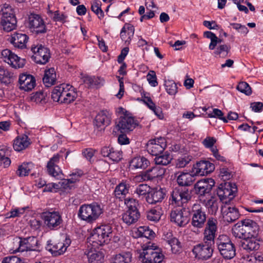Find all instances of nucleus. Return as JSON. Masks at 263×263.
<instances>
[{"label": "nucleus", "mask_w": 263, "mask_h": 263, "mask_svg": "<svg viewBox=\"0 0 263 263\" xmlns=\"http://www.w3.org/2000/svg\"><path fill=\"white\" fill-rule=\"evenodd\" d=\"M232 231L236 238L247 239L252 237H258L259 227L255 221L246 219L236 223Z\"/></svg>", "instance_id": "obj_1"}, {"label": "nucleus", "mask_w": 263, "mask_h": 263, "mask_svg": "<svg viewBox=\"0 0 263 263\" xmlns=\"http://www.w3.org/2000/svg\"><path fill=\"white\" fill-rule=\"evenodd\" d=\"M103 213V209L100 205L96 202L91 204H84L79 208L78 216L87 223L95 222Z\"/></svg>", "instance_id": "obj_2"}, {"label": "nucleus", "mask_w": 263, "mask_h": 263, "mask_svg": "<svg viewBox=\"0 0 263 263\" xmlns=\"http://www.w3.org/2000/svg\"><path fill=\"white\" fill-rule=\"evenodd\" d=\"M72 87L64 84L55 86L52 91L51 98L54 101L60 103L69 104L77 98V93Z\"/></svg>", "instance_id": "obj_3"}, {"label": "nucleus", "mask_w": 263, "mask_h": 263, "mask_svg": "<svg viewBox=\"0 0 263 263\" xmlns=\"http://www.w3.org/2000/svg\"><path fill=\"white\" fill-rule=\"evenodd\" d=\"M143 263H161L164 258L162 250L155 243H149L140 255Z\"/></svg>", "instance_id": "obj_4"}, {"label": "nucleus", "mask_w": 263, "mask_h": 263, "mask_svg": "<svg viewBox=\"0 0 263 263\" xmlns=\"http://www.w3.org/2000/svg\"><path fill=\"white\" fill-rule=\"evenodd\" d=\"M112 229L110 224H102L96 228L89 238L94 247L101 246L107 243L112 237Z\"/></svg>", "instance_id": "obj_5"}, {"label": "nucleus", "mask_w": 263, "mask_h": 263, "mask_svg": "<svg viewBox=\"0 0 263 263\" xmlns=\"http://www.w3.org/2000/svg\"><path fill=\"white\" fill-rule=\"evenodd\" d=\"M215 245L220 254L225 259H231L235 256V246L227 235H219L216 238Z\"/></svg>", "instance_id": "obj_6"}, {"label": "nucleus", "mask_w": 263, "mask_h": 263, "mask_svg": "<svg viewBox=\"0 0 263 263\" xmlns=\"http://www.w3.org/2000/svg\"><path fill=\"white\" fill-rule=\"evenodd\" d=\"M2 20L1 24L3 29L9 32L15 29L17 21L13 9L9 4H5L1 8Z\"/></svg>", "instance_id": "obj_7"}, {"label": "nucleus", "mask_w": 263, "mask_h": 263, "mask_svg": "<svg viewBox=\"0 0 263 263\" xmlns=\"http://www.w3.org/2000/svg\"><path fill=\"white\" fill-rule=\"evenodd\" d=\"M192 198L191 192L187 187H176L172 192L170 204L183 206Z\"/></svg>", "instance_id": "obj_8"}, {"label": "nucleus", "mask_w": 263, "mask_h": 263, "mask_svg": "<svg viewBox=\"0 0 263 263\" xmlns=\"http://www.w3.org/2000/svg\"><path fill=\"white\" fill-rule=\"evenodd\" d=\"M237 191V188L234 183H227L218 187L217 195L222 203L221 205L229 204L235 196Z\"/></svg>", "instance_id": "obj_9"}, {"label": "nucleus", "mask_w": 263, "mask_h": 263, "mask_svg": "<svg viewBox=\"0 0 263 263\" xmlns=\"http://www.w3.org/2000/svg\"><path fill=\"white\" fill-rule=\"evenodd\" d=\"M170 220L179 227L185 226L191 220V211L189 208L183 207L181 209L171 211Z\"/></svg>", "instance_id": "obj_10"}, {"label": "nucleus", "mask_w": 263, "mask_h": 263, "mask_svg": "<svg viewBox=\"0 0 263 263\" xmlns=\"http://www.w3.org/2000/svg\"><path fill=\"white\" fill-rule=\"evenodd\" d=\"M18 247L14 251V252H25L40 251V244L37 238L34 236L19 237L18 238Z\"/></svg>", "instance_id": "obj_11"}, {"label": "nucleus", "mask_w": 263, "mask_h": 263, "mask_svg": "<svg viewBox=\"0 0 263 263\" xmlns=\"http://www.w3.org/2000/svg\"><path fill=\"white\" fill-rule=\"evenodd\" d=\"M191 224L194 228H203L206 221V214L204 209L199 204H194L191 211Z\"/></svg>", "instance_id": "obj_12"}, {"label": "nucleus", "mask_w": 263, "mask_h": 263, "mask_svg": "<svg viewBox=\"0 0 263 263\" xmlns=\"http://www.w3.org/2000/svg\"><path fill=\"white\" fill-rule=\"evenodd\" d=\"M218 220L210 217L208 219L203 232V241L205 243L214 245L216 243L215 235L217 231Z\"/></svg>", "instance_id": "obj_13"}, {"label": "nucleus", "mask_w": 263, "mask_h": 263, "mask_svg": "<svg viewBox=\"0 0 263 263\" xmlns=\"http://www.w3.org/2000/svg\"><path fill=\"white\" fill-rule=\"evenodd\" d=\"M212 244L205 243L204 241L194 246L192 252L195 258L198 260H206L210 259L213 253Z\"/></svg>", "instance_id": "obj_14"}, {"label": "nucleus", "mask_w": 263, "mask_h": 263, "mask_svg": "<svg viewBox=\"0 0 263 263\" xmlns=\"http://www.w3.org/2000/svg\"><path fill=\"white\" fill-rule=\"evenodd\" d=\"M31 50L33 53L32 58L36 63L44 65L48 62L50 58V53L48 48L42 45H39L32 46Z\"/></svg>", "instance_id": "obj_15"}, {"label": "nucleus", "mask_w": 263, "mask_h": 263, "mask_svg": "<svg viewBox=\"0 0 263 263\" xmlns=\"http://www.w3.org/2000/svg\"><path fill=\"white\" fill-rule=\"evenodd\" d=\"M166 147L165 139L160 137L148 141L147 144V151L149 154L156 157L162 154Z\"/></svg>", "instance_id": "obj_16"}, {"label": "nucleus", "mask_w": 263, "mask_h": 263, "mask_svg": "<svg viewBox=\"0 0 263 263\" xmlns=\"http://www.w3.org/2000/svg\"><path fill=\"white\" fill-rule=\"evenodd\" d=\"M215 170V165L209 161L202 160L196 162L191 170L192 175L202 176L206 175Z\"/></svg>", "instance_id": "obj_17"}, {"label": "nucleus", "mask_w": 263, "mask_h": 263, "mask_svg": "<svg viewBox=\"0 0 263 263\" xmlns=\"http://www.w3.org/2000/svg\"><path fill=\"white\" fill-rule=\"evenodd\" d=\"M45 224L50 230H57L63 222L62 217L58 212H45L43 214Z\"/></svg>", "instance_id": "obj_18"}, {"label": "nucleus", "mask_w": 263, "mask_h": 263, "mask_svg": "<svg viewBox=\"0 0 263 263\" xmlns=\"http://www.w3.org/2000/svg\"><path fill=\"white\" fill-rule=\"evenodd\" d=\"M28 27L32 32L36 34L46 32V28L43 18L38 14L31 13L28 17Z\"/></svg>", "instance_id": "obj_19"}, {"label": "nucleus", "mask_w": 263, "mask_h": 263, "mask_svg": "<svg viewBox=\"0 0 263 263\" xmlns=\"http://www.w3.org/2000/svg\"><path fill=\"white\" fill-rule=\"evenodd\" d=\"M70 243V239L67 237H66L64 242H51V240H48L46 250L50 252L53 256H57L63 254Z\"/></svg>", "instance_id": "obj_20"}, {"label": "nucleus", "mask_w": 263, "mask_h": 263, "mask_svg": "<svg viewBox=\"0 0 263 263\" xmlns=\"http://www.w3.org/2000/svg\"><path fill=\"white\" fill-rule=\"evenodd\" d=\"M138 125L137 120L130 116H124L119 118L117 126L121 133L133 131Z\"/></svg>", "instance_id": "obj_21"}, {"label": "nucleus", "mask_w": 263, "mask_h": 263, "mask_svg": "<svg viewBox=\"0 0 263 263\" xmlns=\"http://www.w3.org/2000/svg\"><path fill=\"white\" fill-rule=\"evenodd\" d=\"M2 58L3 60L15 68L23 67L25 65L23 59L21 60L16 54L10 50L6 49L1 52Z\"/></svg>", "instance_id": "obj_22"}, {"label": "nucleus", "mask_w": 263, "mask_h": 263, "mask_svg": "<svg viewBox=\"0 0 263 263\" xmlns=\"http://www.w3.org/2000/svg\"><path fill=\"white\" fill-rule=\"evenodd\" d=\"M60 158L59 154L54 155L50 159L46 166L48 174L58 179L63 177L62 171L58 165L60 161Z\"/></svg>", "instance_id": "obj_23"}, {"label": "nucleus", "mask_w": 263, "mask_h": 263, "mask_svg": "<svg viewBox=\"0 0 263 263\" xmlns=\"http://www.w3.org/2000/svg\"><path fill=\"white\" fill-rule=\"evenodd\" d=\"M221 212L223 220L228 223H232L238 219L240 217L238 209L235 206H231L230 204L221 205Z\"/></svg>", "instance_id": "obj_24"}, {"label": "nucleus", "mask_w": 263, "mask_h": 263, "mask_svg": "<svg viewBox=\"0 0 263 263\" xmlns=\"http://www.w3.org/2000/svg\"><path fill=\"white\" fill-rule=\"evenodd\" d=\"M111 115L107 110L100 111L96 116L93 124L98 130H104L111 122Z\"/></svg>", "instance_id": "obj_25"}, {"label": "nucleus", "mask_w": 263, "mask_h": 263, "mask_svg": "<svg viewBox=\"0 0 263 263\" xmlns=\"http://www.w3.org/2000/svg\"><path fill=\"white\" fill-rule=\"evenodd\" d=\"M165 195V189L161 187L152 189L146 196V201L149 204H155L162 202Z\"/></svg>", "instance_id": "obj_26"}, {"label": "nucleus", "mask_w": 263, "mask_h": 263, "mask_svg": "<svg viewBox=\"0 0 263 263\" xmlns=\"http://www.w3.org/2000/svg\"><path fill=\"white\" fill-rule=\"evenodd\" d=\"M214 183V180L212 179L198 181L194 185L195 193L200 196H205L211 192Z\"/></svg>", "instance_id": "obj_27"}, {"label": "nucleus", "mask_w": 263, "mask_h": 263, "mask_svg": "<svg viewBox=\"0 0 263 263\" xmlns=\"http://www.w3.org/2000/svg\"><path fill=\"white\" fill-rule=\"evenodd\" d=\"M81 171L72 173L70 175L71 178L70 179H61L57 184H59V189H62L65 191L72 190L74 187V184L79 180V178L82 175Z\"/></svg>", "instance_id": "obj_28"}, {"label": "nucleus", "mask_w": 263, "mask_h": 263, "mask_svg": "<svg viewBox=\"0 0 263 263\" xmlns=\"http://www.w3.org/2000/svg\"><path fill=\"white\" fill-rule=\"evenodd\" d=\"M20 88L25 91L31 90L35 86V78L30 74H22L19 77Z\"/></svg>", "instance_id": "obj_29"}, {"label": "nucleus", "mask_w": 263, "mask_h": 263, "mask_svg": "<svg viewBox=\"0 0 263 263\" xmlns=\"http://www.w3.org/2000/svg\"><path fill=\"white\" fill-rule=\"evenodd\" d=\"M14 47L23 49L26 47V43L28 40V36L24 33L15 32L8 39Z\"/></svg>", "instance_id": "obj_30"}, {"label": "nucleus", "mask_w": 263, "mask_h": 263, "mask_svg": "<svg viewBox=\"0 0 263 263\" xmlns=\"http://www.w3.org/2000/svg\"><path fill=\"white\" fill-rule=\"evenodd\" d=\"M130 184L127 181L122 180L115 187L114 194L116 198L122 201L129 193Z\"/></svg>", "instance_id": "obj_31"}, {"label": "nucleus", "mask_w": 263, "mask_h": 263, "mask_svg": "<svg viewBox=\"0 0 263 263\" xmlns=\"http://www.w3.org/2000/svg\"><path fill=\"white\" fill-rule=\"evenodd\" d=\"M165 171L163 168H160L159 166L153 167L144 172L142 175V178L144 181L152 180L164 175Z\"/></svg>", "instance_id": "obj_32"}, {"label": "nucleus", "mask_w": 263, "mask_h": 263, "mask_svg": "<svg viewBox=\"0 0 263 263\" xmlns=\"http://www.w3.org/2000/svg\"><path fill=\"white\" fill-rule=\"evenodd\" d=\"M195 180V176L192 175V171L190 173H181L177 178L178 187H186L191 186Z\"/></svg>", "instance_id": "obj_33"}, {"label": "nucleus", "mask_w": 263, "mask_h": 263, "mask_svg": "<svg viewBox=\"0 0 263 263\" xmlns=\"http://www.w3.org/2000/svg\"><path fill=\"white\" fill-rule=\"evenodd\" d=\"M30 144V140L28 136L22 135L14 139L13 146L15 151L20 152L27 148Z\"/></svg>", "instance_id": "obj_34"}, {"label": "nucleus", "mask_w": 263, "mask_h": 263, "mask_svg": "<svg viewBox=\"0 0 263 263\" xmlns=\"http://www.w3.org/2000/svg\"><path fill=\"white\" fill-rule=\"evenodd\" d=\"M149 164V161L143 156L135 157L129 163L130 167L135 169H145Z\"/></svg>", "instance_id": "obj_35"}, {"label": "nucleus", "mask_w": 263, "mask_h": 263, "mask_svg": "<svg viewBox=\"0 0 263 263\" xmlns=\"http://www.w3.org/2000/svg\"><path fill=\"white\" fill-rule=\"evenodd\" d=\"M140 214L139 212H134V211L127 210L126 212L122 215V219L125 223L128 226L136 223L140 218Z\"/></svg>", "instance_id": "obj_36"}, {"label": "nucleus", "mask_w": 263, "mask_h": 263, "mask_svg": "<svg viewBox=\"0 0 263 263\" xmlns=\"http://www.w3.org/2000/svg\"><path fill=\"white\" fill-rule=\"evenodd\" d=\"M241 243L242 247L248 251L257 250L259 248V239L257 237H251L250 238L243 239Z\"/></svg>", "instance_id": "obj_37"}, {"label": "nucleus", "mask_w": 263, "mask_h": 263, "mask_svg": "<svg viewBox=\"0 0 263 263\" xmlns=\"http://www.w3.org/2000/svg\"><path fill=\"white\" fill-rule=\"evenodd\" d=\"M43 81L46 87H50L56 81V73L54 68L45 71Z\"/></svg>", "instance_id": "obj_38"}, {"label": "nucleus", "mask_w": 263, "mask_h": 263, "mask_svg": "<svg viewBox=\"0 0 263 263\" xmlns=\"http://www.w3.org/2000/svg\"><path fill=\"white\" fill-rule=\"evenodd\" d=\"M85 254L87 255L88 263H103L104 260V254L100 251H88L85 252Z\"/></svg>", "instance_id": "obj_39"}, {"label": "nucleus", "mask_w": 263, "mask_h": 263, "mask_svg": "<svg viewBox=\"0 0 263 263\" xmlns=\"http://www.w3.org/2000/svg\"><path fill=\"white\" fill-rule=\"evenodd\" d=\"M132 258V254L130 252H123L112 257L111 263H130Z\"/></svg>", "instance_id": "obj_40"}, {"label": "nucleus", "mask_w": 263, "mask_h": 263, "mask_svg": "<svg viewBox=\"0 0 263 263\" xmlns=\"http://www.w3.org/2000/svg\"><path fill=\"white\" fill-rule=\"evenodd\" d=\"M220 202L216 197H211L205 203V206L209 213L212 215H215L218 210Z\"/></svg>", "instance_id": "obj_41"}, {"label": "nucleus", "mask_w": 263, "mask_h": 263, "mask_svg": "<svg viewBox=\"0 0 263 263\" xmlns=\"http://www.w3.org/2000/svg\"><path fill=\"white\" fill-rule=\"evenodd\" d=\"M172 159V158L170 153L165 152L164 154L162 153L155 157L154 161L157 165H167L171 163Z\"/></svg>", "instance_id": "obj_42"}, {"label": "nucleus", "mask_w": 263, "mask_h": 263, "mask_svg": "<svg viewBox=\"0 0 263 263\" xmlns=\"http://www.w3.org/2000/svg\"><path fill=\"white\" fill-rule=\"evenodd\" d=\"M135 32L134 27L129 24H126L122 28L120 32V37L122 41L127 42L128 40H126L125 33H127V35L129 41H131L132 37L134 36Z\"/></svg>", "instance_id": "obj_43"}, {"label": "nucleus", "mask_w": 263, "mask_h": 263, "mask_svg": "<svg viewBox=\"0 0 263 263\" xmlns=\"http://www.w3.org/2000/svg\"><path fill=\"white\" fill-rule=\"evenodd\" d=\"M162 214L161 209L160 208H156L152 209L146 213V217L148 220L157 222L158 221Z\"/></svg>", "instance_id": "obj_44"}, {"label": "nucleus", "mask_w": 263, "mask_h": 263, "mask_svg": "<svg viewBox=\"0 0 263 263\" xmlns=\"http://www.w3.org/2000/svg\"><path fill=\"white\" fill-rule=\"evenodd\" d=\"M101 2L99 0H92L91 2V10L98 17L100 20L104 17V12L101 8Z\"/></svg>", "instance_id": "obj_45"}, {"label": "nucleus", "mask_w": 263, "mask_h": 263, "mask_svg": "<svg viewBox=\"0 0 263 263\" xmlns=\"http://www.w3.org/2000/svg\"><path fill=\"white\" fill-rule=\"evenodd\" d=\"M31 164H32L30 163H24L20 165L16 171V174L19 177H24L28 176L31 170L30 165Z\"/></svg>", "instance_id": "obj_46"}, {"label": "nucleus", "mask_w": 263, "mask_h": 263, "mask_svg": "<svg viewBox=\"0 0 263 263\" xmlns=\"http://www.w3.org/2000/svg\"><path fill=\"white\" fill-rule=\"evenodd\" d=\"M164 86L166 92L170 95H175L177 92V84L173 80H165Z\"/></svg>", "instance_id": "obj_47"}, {"label": "nucleus", "mask_w": 263, "mask_h": 263, "mask_svg": "<svg viewBox=\"0 0 263 263\" xmlns=\"http://www.w3.org/2000/svg\"><path fill=\"white\" fill-rule=\"evenodd\" d=\"M151 188L149 186L145 184H140L138 185L135 191V193L137 194L139 197H145L148 195Z\"/></svg>", "instance_id": "obj_48"}, {"label": "nucleus", "mask_w": 263, "mask_h": 263, "mask_svg": "<svg viewBox=\"0 0 263 263\" xmlns=\"http://www.w3.org/2000/svg\"><path fill=\"white\" fill-rule=\"evenodd\" d=\"M230 50V46L227 45H221L215 50L214 54L218 55L220 58H225Z\"/></svg>", "instance_id": "obj_49"}, {"label": "nucleus", "mask_w": 263, "mask_h": 263, "mask_svg": "<svg viewBox=\"0 0 263 263\" xmlns=\"http://www.w3.org/2000/svg\"><path fill=\"white\" fill-rule=\"evenodd\" d=\"M236 89L247 96H250L252 93L251 87L246 82H239L236 87Z\"/></svg>", "instance_id": "obj_50"}, {"label": "nucleus", "mask_w": 263, "mask_h": 263, "mask_svg": "<svg viewBox=\"0 0 263 263\" xmlns=\"http://www.w3.org/2000/svg\"><path fill=\"white\" fill-rule=\"evenodd\" d=\"M168 243L171 247L172 252L176 254L180 252L181 250V243L176 238H173L168 241Z\"/></svg>", "instance_id": "obj_51"}, {"label": "nucleus", "mask_w": 263, "mask_h": 263, "mask_svg": "<svg viewBox=\"0 0 263 263\" xmlns=\"http://www.w3.org/2000/svg\"><path fill=\"white\" fill-rule=\"evenodd\" d=\"M124 203L127 206L128 211L133 210L134 212H139L137 206L138 205V201L133 198H125Z\"/></svg>", "instance_id": "obj_52"}, {"label": "nucleus", "mask_w": 263, "mask_h": 263, "mask_svg": "<svg viewBox=\"0 0 263 263\" xmlns=\"http://www.w3.org/2000/svg\"><path fill=\"white\" fill-rule=\"evenodd\" d=\"M13 77V73L9 71L7 69L0 66V80L3 82H7V79Z\"/></svg>", "instance_id": "obj_53"}, {"label": "nucleus", "mask_w": 263, "mask_h": 263, "mask_svg": "<svg viewBox=\"0 0 263 263\" xmlns=\"http://www.w3.org/2000/svg\"><path fill=\"white\" fill-rule=\"evenodd\" d=\"M108 157L112 161L117 162L122 159V153L121 151L115 150L112 148Z\"/></svg>", "instance_id": "obj_54"}, {"label": "nucleus", "mask_w": 263, "mask_h": 263, "mask_svg": "<svg viewBox=\"0 0 263 263\" xmlns=\"http://www.w3.org/2000/svg\"><path fill=\"white\" fill-rule=\"evenodd\" d=\"M223 112L219 109L214 108L213 110V112L211 114H209L208 116L210 118H218L220 120H221L224 123L228 122V120L226 117H224Z\"/></svg>", "instance_id": "obj_55"}, {"label": "nucleus", "mask_w": 263, "mask_h": 263, "mask_svg": "<svg viewBox=\"0 0 263 263\" xmlns=\"http://www.w3.org/2000/svg\"><path fill=\"white\" fill-rule=\"evenodd\" d=\"M220 173L223 180H229L232 177V172L228 168L227 166H221Z\"/></svg>", "instance_id": "obj_56"}, {"label": "nucleus", "mask_w": 263, "mask_h": 263, "mask_svg": "<svg viewBox=\"0 0 263 263\" xmlns=\"http://www.w3.org/2000/svg\"><path fill=\"white\" fill-rule=\"evenodd\" d=\"M147 80L149 84L153 87H155L158 85V82L157 81V77L156 73L154 71H150L147 76Z\"/></svg>", "instance_id": "obj_57"}, {"label": "nucleus", "mask_w": 263, "mask_h": 263, "mask_svg": "<svg viewBox=\"0 0 263 263\" xmlns=\"http://www.w3.org/2000/svg\"><path fill=\"white\" fill-rule=\"evenodd\" d=\"M191 159L189 156H184L180 158L177 160L176 167L178 168H182L185 167L191 161Z\"/></svg>", "instance_id": "obj_58"}, {"label": "nucleus", "mask_w": 263, "mask_h": 263, "mask_svg": "<svg viewBox=\"0 0 263 263\" xmlns=\"http://www.w3.org/2000/svg\"><path fill=\"white\" fill-rule=\"evenodd\" d=\"M24 209H15L14 210H11L10 212L7 213L6 215V218H10L19 217L24 213Z\"/></svg>", "instance_id": "obj_59"}, {"label": "nucleus", "mask_w": 263, "mask_h": 263, "mask_svg": "<svg viewBox=\"0 0 263 263\" xmlns=\"http://www.w3.org/2000/svg\"><path fill=\"white\" fill-rule=\"evenodd\" d=\"M2 263H22V260L17 256H11L5 257Z\"/></svg>", "instance_id": "obj_60"}, {"label": "nucleus", "mask_w": 263, "mask_h": 263, "mask_svg": "<svg viewBox=\"0 0 263 263\" xmlns=\"http://www.w3.org/2000/svg\"><path fill=\"white\" fill-rule=\"evenodd\" d=\"M216 142V139L213 137H208L202 141L203 145L206 148L213 147Z\"/></svg>", "instance_id": "obj_61"}, {"label": "nucleus", "mask_w": 263, "mask_h": 263, "mask_svg": "<svg viewBox=\"0 0 263 263\" xmlns=\"http://www.w3.org/2000/svg\"><path fill=\"white\" fill-rule=\"evenodd\" d=\"M29 224L32 229L37 230L40 228L42 225V221L40 220L33 218L30 220Z\"/></svg>", "instance_id": "obj_62"}, {"label": "nucleus", "mask_w": 263, "mask_h": 263, "mask_svg": "<svg viewBox=\"0 0 263 263\" xmlns=\"http://www.w3.org/2000/svg\"><path fill=\"white\" fill-rule=\"evenodd\" d=\"M250 107L255 112H261L263 110V104L260 102L252 103Z\"/></svg>", "instance_id": "obj_63"}, {"label": "nucleus", "mask_w": 263, "mask_h": 263, "mask_svg": "<svg viewBox=\"0 0 263 263\" xmlns=\"http://www.w3.org/2000/svg\"><path fill=\"white\" fill-rule=\"evenodd\" d=\"M95 151L92 148H86L83 150L82 154L83 156L89 161L94 156Z\"/></svg>", "instance_id": "obj_64"}]
</instances>
